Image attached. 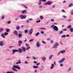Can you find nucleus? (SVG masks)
Masks as SVG:
<instances>
[{
    "label": "nucleus",
    "instance_id": "obj_29",
    "mask_svg": "<svg viewBox=\"0 0 73 73\" xmlns=\"http://www.w3.org/2000/svg\"><path fill=\"white\" fill-rule=\"evenodd\" d=\"M6 32H7V33L9 32L10 31V30H9V29H7L6 30Z\"/></svg>",
    "mask_w": 73,
    "mask_h": 73
},
{
    "label": "nucleus",
    "instance_id": "obj_50",
    "mask_svg": "<svg viewBox=\"0 0 73 73\" xmlns=\"http://www.w3.org/2000/svg\"><path fill=\"white\" fill-rule=\"evenodd\" d=\"M39 8H42V6L41 5H40L39 6Z\"/></svg>",
    "mask_w": 73,
    "mask_h": 73
},
{
    "label": "nucleus",
    "instance_id": "obj_17",
    "mask_svg": "<svg viewBox=\"0 0 73 73\" xmlns=\"http://www.w3.org/2000/svg\"><path fill=\"white\" fill-rule=\"evenodd\" d=\"M22 49L23 50V52H26V49H25V48L24 47L22 46Z\"/></svg>",
    "mask_w": 73,
    "mask_h": 73
},
{
    "label": "nucleus",
    "instance_id": "obj_37",
    "mask_svg": "<svg viewBox=\"0 0 73 73\" xmlns=\"http://www.w3.org/2000/svg\"><path fill=\"white\" fill-rule=\"evenodd\" d=\"M26 46H27L28 47H29L30 46H29V44H28L27 43H26Z\"/></svg>",
    "mask_w": 73,
    "mask_h": 73
},
{
    "label": "nucleus",
    "instance_id": "obj_20",
    "mask_svg": "<svg viewBox=\"0 0 73 73\" xmlns=\"http://www.w3.org/2000/svg\"><path fill=\"white\" fill-rule=\"evenodd\" d=\"M22 36L23 35L19 33L18 34V36L19 37V38H21V37H22Z\"/></svg>",
    "mask_w": 73,
    "mask_h": 73
},
{
    "label": "nucleus",
    "instance_id": "obj_31",
    "mask_svg": "<svg viewBox=\"0 0 73 73\" xmlns=\"http://www.w3.org/2000/svg\"><path fill=\"white\" fill-rule=\"evenodd\" d=\"M40 35V33H39V32H38L37 33H36V34H35V36H37L38 35Z\"/></svg>",
    "mask_w": 73,
    "mask_h": 73
},
{
    "label": "nucleus",
    "instance_id": "obj_25",
    "mask_svg": "<svg viewBox=\"0 0 73 73\" xmlns=\"http://www.w3.org/2000/svg\"><path fill=\"white\" fill-rule=\"evenodd\" d=\"M18 43L19 44H22L23 41H22L21 40H19L18 41Z\"/></svg>",
    "mask_w": 73,
    "mask_h": 73
},
{
    "label": "nucleus",
    "instance_id": "obj_39",
    "mask_svg": "<svg viewBox=\"0 0 73 73\" xmlns=\"http://www.w3.org/2000/svg\"><path fill=\"white\" fill-rule=\"evenodd\" d=\"M62 38H65L66 37V35H62V36H61Z\"/></svg>",
    "mask_w": 73,
    "mask_h": 73
},
{
    "label": "nucleus",
    "instance_id": "obj_59",
    "mask_svg": "<svg viewBox=\"0 0 73 73\" xmlns=\"http://www.w3.org/2000/svg\"><path fill=\"white\" fill-rule=\"evenodd\" d=\"M42 1H43V2H46V0H42Z\"/></svg>",
    "mask_w": 73,
    "mask_h": 73
},
{
    "label": "nucleus",
    "instance_id": "obj_3",
    "mask_svg": "<svg viewBox=\"0 0 73 73\" xmlns=\"http://www.w3.org/2000/svg\"><path fill=\"white\" fill-rule=\"evenodd\" d=\"M66 59V58H63L62 59H61V60H60L59 61H58L59 63H60V64H61V63H63V62H64L65 61Z\"/></svg>",
    "mask_w": 73,
    "mask_h": 73
},
{
    "label": "nucleus",
    "instance_id": "obj_64",
    "mask_svg": "<svg viewBox=\"0 0 73 73\" xmlns=\"http://www.w3.org/2000/svg\"><path fill=\"white\" fill-rule=\"evenodd\" d=\"M10 73H14V72L12 71H10Z\"/></svg>",
    "mask_w": 73,
    "mask_h": 73
},
{
    "label": "nucleus",
    "instance_id": "obj_8",
    "mask_svg": "<svg viewBox=\"0 0 73 73\" xmlns=\"http://www.w3.org/2000/svg\"><path fill=\"white\" fill-rule=\"evenodd\" d=\"M13 34L15 35L16 36H17L18 35V32L16 30H15L13 32Z\"/></svg>",
    "mask_w": 73,
    "mask_h": 73
},
{
    "label": "nucleus",
    "instance_id": "obj_49",
    "mask_svg": "<svg viewBox=\"0 0 73 73\" xmlns=\"http://www.w3.org/2000/svg\"><path fill=\"white\" fill-rule=\"evenodd\" d=\"M62 31H67V29H63Z\"/></svg>",
    "mask_w": 73,
    "mask_h": 73
},
{
    "label": "nucleus",
    "instance_id": "obj_36",
    "mask_svg": "<svg viewBox=\"0 0 73 73\" xmlns=\"http://www.w3.org/2000/svg\"><path fill=\"white\" fill-rule=\"evenodd\" d=\"M33 68H39L38 66H33Z\"/></svg>",
    "mask_w": 73,
    "mask_h": 73
},
{
    "label": "nucleus",
    "instance_id": "obj_24",
    "mask_svg": "<svg viewBox=\"0 0 73 73\" xmlns=\"http://www.w3.org/2000/svg\"><path fill=\"white\" fill-rule=\"evenodd\" d=\"M71 28H72V26H71L70 25H69L67 27V28L68 29H70Z\"/></svg>",
    "mask_w": 73,
    "mask_h": 73
},
{
    "label": "nucleus",
    "instance_id": "obj_38",
    "mask_svg": "<svg viewBox=\"0 0 73 73\" xmlns=\"http://www.w3.org/2000/svg\"><path fill=\"white\" fill-rule=\"evenodd\" d=\"M40 22H41V21L40 20H39L36 21V23H40Z\"/></svg>",
    "mask_w": 73,
    "mask_h": 73
},
{
    "label": "nucleus",
    "instance_id": "obj_63",
    "mask_svg": "<svg viewBox=\"0 0 73 73\" xmlns=\"http://www.w3.org/2000/svg\"><path fill=\"white\" fill-rule=\"evenodd\" d=\"M27 41V39H26L25 40H24V42H26Z\"/></svg>",
    "mask_w": 73,
    "mask_h": 73
},
{
    "label": "nucleus",
    "instance_id": "obj_10",
    "mask_svg": "<svg viewBox=\"0 0 73 73\" xmlns=\"http://www.w3.org/2000/svg\"><path fill=\"white\" fill-rule=\"evenodd\" d=\"M4 45V44L3 41H0V46H3Z\"/></svg>",
    "mask_w": 73,
    "mask_h": 73
},
{
    "label": "nucleus",
    "instance_id": "obj_61",
    "mask_svg": "<svg viewBox=\"0 0 73 73\" xmlns=\"http://www.w3.org/2000/svg\"><path fill=\"white\" fill-rule=\"evenodd\" d=\"M5 73H10V71H7Z\"/></svg>",
    "mask_w": 73,
    "mask_h": 73
},
{
    "label": "nucleus",
    "instance_id": "obj_44",
    "mask_svg": "<svg viewBox=\"0 0 73 73\" xmlns=\"http://www.w3.org/2000/svg\"><path fill=\"white\" fill-rule=\"evenodd\" d=\"M67 21H68V22H70V21H71V19H68L67 20Z\"/></svg>",
    "mask_w": 73,
    "mask_h": 73
},
{
    "label": "nucleus",
    "instance_id": "obj_5",
    "mask_svg": "<svg viewBox=\"0 0 73 73\" xmlns=\"http://www.w3.org/2000/svg\"><path fill=\"white\" fill-rule=\"evenodd\" d=\"M52 2L48 1V2H47L46 3H44V5H51V4H52Z\"/></svg>",
    "mask_w": 73,
    "mask_h": 73
},
{
    "label": "nucleus",
    "instance_id": "obj_28",
    "mask_svg": "<svg viewBox=\"0 0 73 73\" xmlns=\"http://www.w3.org/2000/svg\"><path fill=\"white\" fill-rule=\"evenodd\" d=\"M4 31V29L3 28H0V33L2 32L3 31Z\"/></svg>",
    "mask_w": 73,
    "mask_h": 73
},
{
    "label": "nucleus",
    "instance_id": "obj_4",
    "mask_svg": "<svg viewBox=\"0 0 73 73\" xmlns=\"http://www.w3.org/2000/svg\"><path fill=\"white\" fill-rule=\"evenodd\" d=\"M8 35V33L7 32H5L4 34H2L1 35V36L3 38H5V36H7Z\"/></svg>",
    "mask_w": 73,
    "mask_h": 73
},
{
    "label": "nucleus",
    "instance_id": "obj_13",
    "mask_svg": "<svg viewBox=\"0 0 73 73\" xmlns=\"http://www.w3.org/2000/svg\"><path fill=\"white\" fill-rule=\"evenodd\" d=\"M13 54H15L16 52H19V50H12Z\"/></svg>",
    "mask_w": 73,
    "mask_h": 73
},
{
    "label": "nucleus",
    "instance_id": "obj_47",
    "mask_svg": "<svg viewBox=\"0 0 73 73\" xmlns=\"http://www.w3.org/2000/svg\"><path fill=\"white\" fill-rule=\"evenodd\" d=\"M7 23H8V24H10V23H11V21H9L7 22Z\"/></svg>",
    "mask_w": 73,
    "mask_h": 73
},
{
    "label": "nucleus",
    "instance_id": "obj_6",
    "mask_svg": "<svg viewBox=\"0 0 73 73\" xmlns=\"http://www.w3.org/2000/svg\"><path fill=\"white\" fill-rule=\"evenodd\" d=\"M58 45V42L55 43L54 46V47H52V48L53 49V48H57Z\"/></svg>",
    "mask_w": 73,
    "mask_h": 73
},
{
    "label": "nucleus",
    "instance_id": "obj_43",
    "mask_svg": "<svg viewBox=\"0 0 73 73\" xmlns=\"http://www.w3.org/2000/svg\"><path fill=\"white\" fill-rule=\"evenodd\" d=\"M31 49V47H28L26 48V50H28V49Z\"/></svg>",
    "mask_w": 73,
    "mask_h": 73
},
{
    "label": "nucleus",
    "instance_id": "obj_35",
    "mask_svg": "<svg viewBox=\"0 0 73 73\" xmlns=\"http://www.w3.org/2000/svg\"><path fill=\"white\" fill-rule=\"evenodd\" d=\"M34 40L33 39H30L29 40V42H33V41Z\"/></svg>",
    "mask_w": 73,
    "mask_h": 73
},
{
    "label": "nucleus",
    "instance_id": "obj_18",
    "mask_svg": "<svg viewBox=\"0 0 73 73\" xmlns=\"http://www.w3.org/2000/svg\"><path fill=\"white\" fill-rule=\"evenodd\" d=\"M66 52V51L65 50H62L61 51H60V52L62 54H64V53H65Z\"/></svg>",
    "mask_w": 73,
    "mask_h": 73
},
{
    "label": "nucleus",
    "instance_id": "obj_54",
    "mask_svg": "<svg viewBox=\"0 0 73 73\" xmlns=\"http://www.w3.org/2000/svg\"><path fill=\"white\" fill-rule=\"evenodd\" d=\"M63 18H67V17L66 16H63Z\"/></svg>",
    "mask_w": 73,
    "mask_h": 73
},
{
    "label": "nucleus",
    "instance_id": "obj_60",
    "mask_svg": "<svg viewBox=\"0 0 73 73\" xmlns=\"http://www.w3.org/2000/svg\"><path fill=\"white\" fill-rule=\"evenodd\" d=\"M62 12H65V11L64 10H62Z\"/></svg>",
    "mask_w": 73,
    "mask_h": 73
},
{
    "label": "nucleus",
    "instance_id": "obj_32",
    "mask_svg": "<svg viewBox=\"0 0 73 73\" xmlns=\"http://www.w3.org/2000/svg\"><path fill=\"white\" fill-rule=\"evenodd\" d=\"M53 55H50L49 56V59H50L52 58V57H53Z\"/></svg>",
    "mask_w": 73,
    "mask_h": 73
},
{
    "label": "nucleus",
    "instance_id": "obj_12",
    "mask_svg": "<svg viewBox=\"0 0 73 73\" xmlns=\"http://www.w3.org/2000/svg\"><path fill=\"white\" fill-rule=\"evenodd\" d=\"M54 68V64H52L51 65V66L50 67V69H53V68Z\"/></svg>",
    "mask_w": 73,
    "mask_h": 73
},
{
    "label": "nucleus",
    "instance_id": "obj_14",
    "mask_svg": "<svg viewBox=\"0 0 73 73\" xmlns=\"http://www.w3.org/2000/svg\"><path fill=\"white\" fill-rule=\"evenodd\" d=\"M21 60L19 59V61L17 62L16 63V64H21Z\"/></svg>",
    "mask_w": 73,
    "mask_h": 73
},
{
    "label": "nucleus",
    "instance_id": "obj_45",
    "mask_svg": "<svg viewBox=\"0 0 73 73\" xmlns=\"http://www.w3.org/2000/svg\"><path fill=\"white\" fill-rule=\"evenodd\" d=\"M32 59H33V60H36V58H35V57L34 56L33 57Z\"/></svg>",
    "mask_w": 73,
    "mask_h": 73
},
{
    "label": "nucleus",
    "instance_id": "obj_9",
    "mask_svg": "<svg viewBox=\"0 0 73 73\" xmlns=\"http://www.w3.org/2000/svg\"><path fill=\"white\" fill-rule=\"evenodd\" d=\"M20 17H21V19H25L27 17V16L21 15L20 16Z\"/></svg>",
    "mask_w": 73,
    "mask_h": 73
},
{
    "label": "nucleus",
    "instance_id": "obj_7",
    "mask_svg": "<svg viewBox=\"0 0 73 73\" xmlns=\"http://www.w3.org/2000/svg\"><path fill=\"white\" fill-rule=\"evenodd\" d=\"M36 46L38 48L40 47V42L38 41H37L36 43Z\"/></svg>",
    "mask_w": 73,
    "mask_h": 73
},
{
    "label": "nucleus",
    "instance_id": "obj_21",
    "mask_svg": "<svg viewBox=\"0 0 73 73\" xmlns=\"http://www.w3.org/2000/svg\"><path fill=\"white\" fill-rule=\"evenodd\" d=\"M16 29L17 30H19L20 29V27L19 26H17V27H16Z\"/></svg>",
    "mask_w": 73,
    "mask_h": 73
},
{
    "label": "nucleus",
    "instance_id": "obj_51",
    "mask_svg": "<svg viewBox=\"0 0 73 73\" xmlns=\"http://www.w3.org/2000/svg\"><path fill=\"white\" fill-rule=\"evenodd\" d=\"M14 47H15V46H9V48H14Z\"/></svg>",
    "mask_w": 73,
    "mask_h": 73
},
{
    "label": "nucleus",
    "instance_id": "obj_46",
    "mask_svg": "<svg viewBox=\"0 0 73 73\" xmlns=\"http://www.w3.org/2000/svg\"><path fill=\"white\" fill-rule=\"evenodd\" d=\"M60 53H61V51H60L57 54L58 56H59V55L60 54Z\"/></svg>",
    "mask_w": 73,
    "mask_h": 73
},
{
    "label": "nucleus",
    "instance_id": "obj_11",
    "mask_svg": "<svg viewBox=\"0 0 73 73\" xmlns=\"http://www.w3.org/2000/svg\"><path fill=\"white\" fill-rule=\"evenodd\" d=\"M33 29H31L29 31V33L30 35H32V33H33Z\"/></svg>",
    "mask_w": 73,
    "mask_h": 73
},
{
    "label": "nucleus",
    "instance_id": "obj_1",
    "mask_svg": "<svg viewBox=\"0 0 73 73\" xmlns=\"http://www.w3.org/2000/svg\"><path fill=\"white\" fill-rule=\"evenodd\" d=\"M13 68H12V69L13 70H14V71L17 72V70L16 69H17L18 70H20V67L18 65L13 66Z\"/></svg>",
    "mask_w": 73,
    "mask_h": 73
},
{
    "label": "nucleus",
    "instance_id": "obj_23",
    "mask_svg": "<svg viewBox=\"0 0 73 73\" xmlns=\"http://www.w3.org/2000/svg\"><path fill=\"white\" fill-rule=\"evenodd\" d=\"M43 69H44V67L42 66L40 68V71H43Z\"/></svg>",
    "mask_w": 73,
    "mask_h": 73
},
{
    "label": "nucleus",
    "instance_id": "obj_19",
    "mask_svg": "<svg viewBox=\"0 0 73 73\" xmlns=\"http://www.w3.org/2000/svg\"><path fill=\"white\" fill-rule=\"evenodd\" d=\"M71 70H72V67H70L68 68L67 70V72H70Z\"/></svg>",
    "mask_w": 73,
    "mask_h": 73
},
{
    "label": "nucleus",
    "instance_id": "obj_58",
    "mask_svg": "<svg viewBox=\"0 0 73 73\" xmlns=\"http://www.w3.org/2000/svg\"><path fill=\"white\" fill-rule=\"evenodd\" d=\"M2 19H4V15L2 16Z\"/></svg>",
    "mask_w": 73,
    "mask_h": 73
},
{
    "label": "nucleus",
    "instance_id": "obj_62",
    "mask_svg": "<svg viewBox=\"0 0 73 73\" xmlns=\"http://www.w3.org/2000/svg\"><path fill=\"white\" fill-rule=\"evenodd\" d=\"M41 29H45V28H41Z\"/></svg>",
    "mask_w": 73,
    "mask_h": 73
},
{
    "label": "nucleus",
    "instance_id": "obj_48",
    "mask_svg": "<svg viewBox=\"0 0 73 73\" xmlns=\"http://www.w3.org/2000/svg\"><path fill=\"white\" fill-rule=\"evenodd\" d=\"M54 65H56V62L54 61Z\"/></svg>",
    "mask_w": 73,
    "mask_h": 73
},
{
    "label": "nucleus",
    "instance_id": "obj_40",
    "mask_svg": "<svg viewBox=\"0 0 73 73\" xmlns=\"http://www.w3.org/2000/svg\"><path fill=\"white\" fill-rule=\"evenodd\" d=\"M42 42L43 44H46V42L44 41H42Z\"/></svg>",
    "mask_w": 73,
    "mask_h": 73
},
{
    "label": "nucleus",
    "instance_id": "obj_27",
    "mask_svg": "<svg viewBox=\"0 0 73 73\" xmlns=\"http://www.w3.org/2000/svg\"><path fill=\"white\" fill-rule=\"evenodd\" d=\"M72 6H73V3H70L69 5L68 6L69 7H71Z\"/></svg>",
    "mask_w": 73,
    "mask_h": 73
},
{
    "label": "nucleus",
    "instance_id": "obj_34",
    "mask_svg": "<svg viewBox=\"0 0 73 73\" xmlns=\"http://www.w3.org/2000/svg\"><path fill=\"white\" fill-rule=\"evenodd\" d=\"M63 33V31H60L59 33V34H60V35H61Z\"/></svg>",
    "mask_w": 73,
    "mask_h": 73
},
{
    "label": "nucleus",
    "instance_id": "obj_52",
    "mask_svg": "<svg viewBox=\"0 0 73 73\" xmlns=\"http://www.w3.org/2000/svg\"><path fill=\"white\" fill-rule=\"evenodd\" d=\"M40 19H44V17L42 16H40Z\"/></svg>",
    "mask_w": 73,
    "mask_h": 73
},
{
    "label": "nucleus",
    "instance_id": "obj_56",
    "mask_svg": "<svg viewBox=\"0 0 73 73\" xmlns=\"http://www.w3.org/2000/svg\"><path fill=\"white\" fill-rule=\"evenodd\" d=\"M54 19H52L51 20V21H54Z\"/></svg>",
    "mask_w": 73,
    "mask_h": 73
},
{
    "label": "nucleus",
    "instance_id": "obj_53",
    "mask_svg": "<svg viewBox=\"0 0 73 73\" xmlns=\"http://www.w3.org/2000/svg\"><path fill=\"white\" fill-rule=\"evenodd\" d=\"M40 64V63H37L36 64V66H38V65H39Z\"/></svg>",
    "mask_w": 73,
    "mask_h": 73
},
{
    "label": "nucleus",
    "instance_id": "obj_2",
    "mask_svg": "<svg viewBox=\"0 0 73 73\" xmlns=\"http://www.w3.org/2000/svg\"><path fill=\"white\" fill-rule=\"evenodd\" d=\"M51 27L52 28H53L55 31H58V28L57 26H54V25H52L51 26Z\"/></svg>",
    "mask_w": 73,
    "mask_h": 73
},
{
    "label": "nucleus",
    "instance_id": "obj_42",
    "mask_svg": "<svg viewBox=\"0 0 73 73\" xmlns=\"http://www.w3.org/2000/svg\"><path fill=\"white\" fill-rule=\"evenodd\" d=\"M25 64H28V62L27 61H25Z\"/></svg>",
    "mask_w": 73,
    "mask_h": 73
},
{
    "label": "nucleus",
    "instance_id": "obj_33",
    "mask_svg": "<svg viewBox=\"0 0 73 73\" xmlns=\"http://www.w3.org/2000/svg\"><path fill=\"white\" fill-rule=\"evenodd\" d=\"M28 31L27 30H25L24 31V33H28Z\"/></svg>",
    "mask_w": 73,
    "mask_h": 73
},
{
    "label": "nucleus",
    "instance_id": "obj_16",
    "mask_svg": "<svg viewBox=\"0 0 73 73\" xmlns=\"http://www.w3.org/2000/svg\"><path fill=\"white\" fill-rule=\"evenodd\" d=\"M22 13H23V14L26 13H27V10H24L22 11Z\"/></svg>",
    "mask_w": 73,
    "mask_h": 73
},
{
    "label": "nucleus",
    "instance_id": "obj_55",
    "mask_svg": "<svg viewBox=\"0 0 73 73\" xmlns=\"http://www.w3.org/2000/svg\"><path fill=\"white\" fill-rule=\"evenodd\" d=\"M23 7H25V8H26V9H27V8H28L26 7V6L24 5H23Z\"/></svg>",
    "mask_w": 73,
    "mask_h": 73
},
{
    "label": "nucleus",
    "instance_id": "obj_30",
    "mask_svg": "<svg viewBox=\"0 0 73 73\" xmlns=\"http://www.w3.org/2000/svg\"><path fill=\"white\" fill-rule=\"evenodd\" d=\"M69 31L71 32H73V29L72 28H71L70 29Z\"/></svg>",
    "mask_w": 73,
    "mask_h": 73
},
{
    "label": "nucleus",
    "instance_id": "obj_22",
    "mask_svg": "<svg viewBox=\"0 0 73 73\" xmlns=\"http://www.w3.org/2000/svg\"><path fill=\"white\" fill-rule=\"evenodd\" d=\"M42 58L43 61H45L46 60V58L45 57H42Z\"/></svg>",
    "mask_w": 73,
    "mask_h": 73
},
{
    "label": "nucleus",
    "instance_id": "obj_26",
    "mask_svg": "<svg viewBox=\"0 0 73 73\" xmlns=\"http://www.w3.org/2000/svg\"><path fill=\"white\" fill-rule=\"evenodd\" d=\"M19 53H22L23 52V50H22V49H21L19 48Z\"/></svg>",
    "mask_w": 73,
    "mask_h": 73
},
{
    "label": "nucleus",
    "instance_id": "obj_41",
    "mask_svg": "<svg viewBox=\"0 0 73 73\" xmlns=\"http://www.w3.org/2000/svg\"><path fill=\"white\" fill-rule=\"evenodd\" d=\"M63 64L61 63L60 64V66L61 67H62L63 66Z\"/></svg>",
    "mask_w": 73,
    "mask_h": 73
},
{
    "label": "nucleus",
    "instance_id": "obj_57",
    "mask_svg": "<svg viewBox=\"0 0 73 73\" xmlns=\"http://www.w3.org/2000/svg\"><path fill=\"white\" fill-rule=\"evenodd\" d=\"M41 34H44V32L43 31H41Z\"/></svg>",
    "mask_w": 73,
    "mask_h": 73
},
{
    "label": "nucleus",
    "instance_id": "obj_15",
    "mask_svg": "<svg viewBox=\"0 0 73 73\" xmlns=\"http://www.w3.org/2000/svg\"><path fill=\"white\" fill-rule=\"evenodd\" d=\"M32 20H33L32 19H29L26 21V22L29 23L30 21H32Z\"/></svg>",
    "mask_w": 73,
    "mask_h": 73
}]
</instances>
